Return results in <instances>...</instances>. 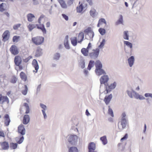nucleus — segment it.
Returning a JSON list of instances; mask_svg holds the SVG:
<instances>
[{"instance_id":"obj_61","label":"nucleus","mask_w":152,"mask_h":152,"mask_svg":"<svg viewBox=\"0 0 152 152\" xmlns=\"http://www.w3.org/2000/svg\"><path fill=\"white\" fill-rule=\"evenodd\" d=\"M45 111H44L43 110H42V113L43 115L44 116V119H45L47 118V116L46 115V114L45 112Z\"/></svg>"},{"instance_id":"obj_33","label":"nucleus","mask_w":152,"mask_h":152,"mask_svg":"<svg viewBox=\"0 0 152 152\" xmlns=\"http://www.w3.org/2000/svg\"><path fill=\"white\" fill-rule=\"evenodd\" d=\"M81 52L85 56H87L88 55V50L87 48H83L81 50Z\"/></svg>"},{"instance_id":"obj_29","label":"nucleus","mask_w":152,"mask_h":152,"mask_svg":"<svg viewBox=\"0 0 152 152\" xmlns=\"http://www.w3.org/2000/svg\"><path fill=\"white\" fill-rule=\"evenodd\" d=\"M61 55L59 53H56L53 55V59L55 61H58Z\"/></svg>"},{"instance_id":"obj_31","label":"nucleus","mask_w":152,"mask_h":152,"mask_svg":"<svg viewBox=\"0 0 152 152\" xmlns=\"http://www.w3.org/2000/svg\"><path fill=\"white\" fill-rule=\"evenodd\" d=\"M71 42L74 46L77 45V38L76 37H74L71 38Z\"/></svg>"},{"instance_id":"obj_55","label":"nucleus","mask_w":152,"mask_h":152,"mask_svg":"<svg viewBox=\"0 0 152 152\" xmlns=\"http://www.w3.org/2000/svg\"><path fill=\"white\" fill-rule=\"evenodd\" d=\"M99 23H100L101 24H102V23H104L105 24H106V20L104 18H102L100 19L99 20Z\"/></svg>"},{"instance_id":"obj_64","label":"nucleus","mask_w":152,"mask_h":152,"mask_svg":"<svg viewBox=\"0 0 152 152\" xmlns=\"http://www.w3.org/2000/svg\"><path fill=\"white\" fill-rule=\"evenodd\" d=\"M44 18V16L43 15H41L40 17L39 18V19H38V23H39L40 24L41 23V19L42 18Z\"/></svg>"},{"instance_id":"obj_56","label":"nucleus","mask_w":152,"mask_h":152,"mask_svg":"<svg viewBox=\"0 0 152 152\" xmlns=\"http://www.w3.org/2000/svg\"><path fill=\"white\" fill-rule=\"evenodd\" d=\"M19 36H14L12 39L13 41L14 42H17L18 41V39L20 38Z\"/></svg>"},{"instance_id":"obj_23","label":"nucleus","mask_w":152,"mask_h":152,"mask_svg":"<svg viewBox=\"0 0 152 152\" xmlns=\"http://www.w3.org/2000/svg\"><path fill=\"white\" fill-rule=\"evenodd\" d=\"M124 44L126 45L127 47L130 48V52L132 50L133 45L130 42L128 41H124Z\"/></svg>"},{"instance_id":"obj_48","label":"nucleus","mask_w":152,"mask_h":152,"mask_svg":"<svg viewBox=\"0 0 152 152\" xmlns=\"http://www.w3.org/2000/svg\"><path fill=\"white\" fill-rule=\"evenodd\" d=\"M108 113L111 116L113 117L114 116L113 113V110L110 107V106H108Z\"/></svg>"},{"instance_id":"obj_30","label":"nucleus","mask_w":152,"mask_h":152,"mask_svg":"<svg viewBox=\"0 0 152 152\" xmlns=\"http://www.w3.org/2000/svg\"><path fill=\"white\" fill-rule=\"evenodd\" d=\"M60 4L61 7L64 9H66L67 7V6L64 0H58Z\"/></svg>"},{"instance_id":"obj_16","label":"nucleus","mask_w":152,"mask_h":152,"mask_svg":"<svg viewBox=\"0 0 152 152\" xmlns=\"http://www.w3.org/2000/svg\"><path fill=\"white\" fill-rule=\"evenodd\" d=\"M94 36V33L93 31H92L90 33L86 34L85 35V38L87 39L92 41L93 40V38Z\"/></svg>"},{"instance_id":"obj_40","label":"nucleus","mask_w":152,"mask_h":152,"mask_svg":"<svg viewBox=\"0 0 152 152\" xmlns=\"http://www.w3.org/2000/svg\"><path fill=\"white\" fill-rule=\"evenodd\" d=\"M37 26V24H29L28 26V28L29 29L30 31H31L34 28L36 27V26Z\"/></svg>"},{"instance_id":"obj_37","label":"nucleus","mask_w":152,"mask_h":152,"mask_svg":"<svg viewBox=\"0 0 152 152\" xmlns=\"http://www.w3.org/2000/svg\"><path fill=\"white\" fill-rule=\"evenodd\" d=\"M100 139V140L102 141L103 144L105 145L107 144V141L106 138V137L105 136L101 137Z\"/></svg>"},{"instance_id":"obj_57","label":"nucleus","mask_w":152,"mask_h":152,"mask_svg":"<svg viewBox=\"0 0 152 152\" xmlns=\"http://www.w3.org/2000/svg\"><path fill=\"white\" fill-rule=\"evenodd\" d=\"M5 4L3 3L0 4V11L1 12H2L5 10L4 9V5Z\"/></svg>"},{"instance_id":"obj_52","label":"nucleus","mask_w":152,"mask_h":152,"mask_svg":"<svg viewBox=\"0 0 152 152\" xmlns=\"http://www.w3.org/2000/svg\"><path fill=\"white\" fill-rule=\"evenodd\" d=\"M92 31L91 28L88 27L84 30V32L85 34V35H86V34H88Z\"/></svg>"},{"instance_id":"obj_12","label":"nucleus","mask_w":152,"mask_h":152,"mask_svg":"<svg viewBox=\"0 0 152 152\" xmlns=\"http://www.w3.org/2000/svg\"><path fill=\"white\" fill-rule=\"evenodd\" d=\"M6 102L7 104L9 103L8 98L6 96H2L0 94V104H3L4 102Z\"/></svg>"},{"instance_id":"obj_17","label":"nucleus","mask_w":152,"mask_h":152,"mask_svg":"<svg viewBox=\"0 0 152 152\" xmlns=\"http://www.w3.org/2000/svg\"><path fill=\"white\" fill-rule=\"evenodd\" d=\"M113 96L112 94H110L108 96H105L104 101L107 105H108L110 103L111 100Z\"/></svg>"},{"instance_id":"obj_34","label":"nucleus","mask_w":152,"mask_h":152,"mask_svg":"<svg viewBox=\"0 0 152 152\" xmlns=\"http://www.w3.org/2000/svg\"><path fill=\"white\" fill-rule=\"evenodd\" d=\"M123 17L122 15H120L119 18L116 22V24L117 25H119L120 24H123Z\"/></svg>"},{"instance_id":"obj_4","label":"nucleus","mask_w":152,"mask_h":152,"mask_svg":"<svg viewBox=\"0 0 152 152\" xmlns=\"http://www.w3.org/2000/svg\"><path fill=\"white\" fill-rule=\"evenodd\" d=\"M126 92L128 96L131 98H132L133 97L135 98V96L137 93L135 91L132 87L128 88Z\"/></svg>"},{"instance_id":"obj_5","label":"nucleus","mask_w":152,"mask_h":152,"mask_svg":"<svg viewBox=\"0 0 152 152\" xmlns=\"http://www.w3.org/2000/svg\"><path fill=\"white\" fill-rule=\"evenodd\" d=\"M99 52V49L97 48L95 50H93V52L89 53V56L91 58L95 59L98 57Z\"/></svg>"},{"instance_id":"obj_50","label":"nucleus","mask_w":152,"mask_h":152,"mask_svg":"<svg viewBox=\"0 0 152 152\" xmlns=\"http://www.w3.org/2000/svg\"><path fill=\"white\" fill-rule=\"evenodd\" d=\"M32 1L34 5H37L39 4L41 0H32Z\"/></svg>"},{"instance_id":"obj_63","label":"nucleus","mask_w":152,"mask_h":152,"mask_svg":"<svg viewBox=\"0 0 152 152\" xmlns=\"http://www.w3.org/2000/svg\"><path fill=\"white\" fill-rule=\"evenodd\" d=\"M62 15L63 18L66 20H68V17L65 14H62Z\"/></svg>"},{"instance_id":"obj_38","label":"nucleus","mask_w":152,"mask_h":152,"mask_svg":"<svg viewBox=\"0 0 152 152\" xmlns=\"http://www.w3.org/2000/svg\"><path fill=\"white\" fill-rule=\"evenodd\" d=\"M69 152H78V150L76 147L73 146L69 148Z\"/></svg>"},{"instance_id":"obj_10","label":"nucleus","mask_w":152,"mask_h":152,"mask_svg":"<svg viewBox=\"0 0 152 152\" xmlns=\"http://www.w3.org/2000/svg\"><path fill=\"white\" fill-rule=\"evenodd\" d=\"M0 145L1 147V149L4 150H8L10 146L8 142L4 141L0 142Z\"/></svg>"},{"instance_id":"obj_6","label":"nucleus","mask_w":152,"mask_h":152,"mask_svg":"<svg viewBox=\"0 0 152 152\" xmlns=\"http://www.w3.org/2000/svg\"><path fill=\"white\" fill-rule=\"evenodd\" d=\"M78 140L77 136L74 134L70 135L68 137V142L72 144L75 145L77 142Z\"/></svg>"},{"instance_id":"obj_8","label":"nucleus","mask_w":152,"mask_h":152,"mask_svg":"<svg viewBox=\"0 0 152 152\" xmlns=\"http://www.w3.org/2000/svg\"><path fill=\"white\" fill-rule=\"evenodd\" d=\"M18 132L21 134V135L23 136L26 134V129L23 125L21 124L19 125L18 127Z\"/></svg>"},{"instance_id":"obj_1","label":"nucleus","mask_w":152,"mask_h":152,"mask_svg":"<svg viewBox=\"0 0 152 152\" xmlns=\"http://www.w3.org/2000/svg\"><path fill=\"white\" fill-rule=\"evenodd\" d=\"M117 83L116 82H114L110 84L105 85L104 86V90H103L102 89V86H100L99 92L100 93H104L105 94H107L113 90L114 89L116 86Z\"/></svg>"},{"instance_id":"obj_28","label":"nucleus","mask_w":152,"mask_h":152,"mask_svg":"<svg viewBox=\"0 0 152 152\" xmlns=\"http://www.w3.org/2000/svg\"><path fill=\"white\" fill-rule=\"evenodd\" d=\"M68 36H66L64 41V45L65 48L67 49L70 48L69 46L68 43Z\"/></svg>"},{"instance_id":"obj_43","label":"nucleus","mask_w":152,"mask_h":152,"mask_svg":"<svg viewBox=\"0 0 152 152\" xmlns=\"http://www.w3.org/2000/svg\"><path fill=\"white\" fill-rule=\"evenodd\" d=\"M80 65L82 68L83 69L85 68V62L83 59H82L80 60Z\"/></svg>"},{"instance_id":"obj_2","label":"nucleus","mask_w":152,"mask_h":152,"mask_svg":"<svg viewBox=\"0 0 152 152\" xmlns=\"http://www.w3.org/2000/svg\"><path fill=\"white\" fill-rule=\"evenodd\" d=\"M126 114L125 113H122L120 121L118 122V126L120 131L126 128L127 124V120L126 119Z\"/></svg>"},{"instance_id":"obj_14","label":"nucleus","mask_w":152,"mask_h":152,"mask_svg":"<svg viewBox=\"0 0 152 152\" xmlns=\"http://www.w3.org/2000/svg\"><path fill=\"white\" fill-rule=\"evenodd\" d=\"M95 72L96 75L98 76H100L102 75H104V74H106L105 71L102 69V68L100 69H96Z\"/></svg>"},{"instance_id":"obj_21","label":"nucleus","mask_w":152,"mask_h":152,"mask_svg":"<svg viewBox=\"0 0 152 152\" xmlns=\"http://www.w3.org/2000/svg\"><path fill=\"white\" fill-rule=\"evenodd\" d=\"M32 64L36 71L35 72L37 73L39 69V66L37 60L34 59L32 61Z\"/></svg>"},{"instance_id":"obj_26","label":"nucleus","mask_w":152,"mask_h":152,"mask_svg":"<svg viewBox=\"0 0 152 152\" xmlns=\"http://www.w3.org/2000/svg\"><path fill=\"white\" fill-rule=\"evenodd\" d=\"M42 54V49L40 47H38L36 51L35 56L38 57L41 56Z\"/></svg>"},{"instance_id":"obj_20","label":"nucleus","mask_w":152,"mask_h":152,"mask_svg":"<svg viewBox=\"0 0 152 152\" xmlns=\"http://www.w3.org/2000/svg\"><path fill=\"white\" fill-rule=\"evenodd\" d=\"M134 61V57L133 56H131L128 59V62L130 67H132L133 66Z\"/></svg>"},{"instance_id":"obj_39","label":"nucleus","mask_w":152,"mask_h":152,"mask_svg":"<svg viewBox=\"0 0 152 152\" xmlns=\"http://www.w3.org/2000/svg\"><path fill=\"white\" fill-rule=\"evenodd\" d=\"M18 146L17 143H14L11 142L10 144V147L12 149H16Z\"/></svg>"},{"instance_id":"obj_27","label":"nucleus","mask_w":152,"mask_h":152,"mask_svg":"<svg viewBox=\"0 0 152 152\" xmlns=\"http://www.w3.org/2000/svg\"><path fill=\"white\" fill-rule=\"evenodd\" d=\"M90 15L93 18L96 17L98 14L96 12V10L94 9H92L90 12Z\"/></svg>"},{"instance_id":"obj_47","label":"nucleus","mask_w":152,"mask_h":152,"mask_svg":"<svg viewBox=\"0 0 152 152\" xmlns=\"http://www.w3.org/2000/svg\"><path fill=\"white\" fill-rule=\"evenodd\" d=\"M135 98L136 99H139L140 100H143L145 99V97L139 95L137 93L136 95L135 96Z\"/></svg>"},{"instance_id":"obj_62","label":"nucleus","mask_w":152,"mask_h":152,"mask_svg":"<svg viewBox=\"0 0 152 152\" xmlns=\"http://www.w3.org/2000/svg\"><path fill=\"white\" fill-rule=\"evenodd\" d=\"M128 137V134H126L124 137L122 138L121 140V141H122L124 140H126L127 139Z\"/></svg>"},{"instance_id":"obj_9","label":"nucleus","mask_w":152,"mask_h":152,"mask_svg":"<svg viewBox=\"0 0 152 152\" xmlns=\"http://www.w3.org/2000/svg\"><path fill=\"white\" fill-rule=\"evenodd\" d=\"M10 51L13 55H15L19 53L17 47L15 45H12L10 48Z\"/></svg>"},{"instance_id":"obj_58","label":"nucleus","mask_w":152,"mask_h":152,"mask_svg":"<svg viewBox=\"0 0 152 152\" xmlns=\"http://www.w3.org/2000/svg\"><path fill=\"white\" fill-rule=\"evenodd\" d=\"M144 96H145V97H150L151 99H152V93H145L144 94Z\"/></svg>"},{"instance_id":"obj_25","label":"nucleus","mask_w":152,"mask_h":152,"mask_svg":"<svg viewBox=\"0 0 152 152\" xmlns=\"http://www.w3.org/2000/svg\"><path fill=\"white\" fill-rule=\"evenodd\" d=\"M129 32L128 31H125L123 32V37L125 40H129Z\"/></svg>"},{"instance_id":"obj_24","label":"nucleus","mask_w":152,"mask_h":152,"mask_svg":"<svg viewBox=\"0 0 152 152\" xmlns=\"http://www.w3.org/2000/svg\"><path fill=\"white\" fill-rule=\"evenodd\" d=\"M34 15L32 13H29L27 15L28 20L29 22H32L35 18Z\"/></svg>"},{"instance_id":"obj_54","label":"nucleus","mask_w":152,"mask_h":152,"mask_svg":"<svg viewBox=\"0 0 152 152\" xmlns=\"http://www.w3.org/2000/svg\"><path fill=\"white\" fill-rule=\"evenodd\" d=\"M21 24L18 23L14 25L13 26V28L14 30H17L20 27Z\"/></svg>"},{"instance_id":"obj_41","label":"nucleus","mask_w":152,"mask_h":152,"mask_svg":"<svg viewBox=\"0 0 152 152\" xmlns=\"http://www.w3.org/2000/svg\"><path fill=\"white\" fill-rule=\"evenodd\" d=\"M83 7L82 4H81L79 7H77V12L80 13L83 11Z\"/></svg>"},{"instance_id":"obj_19","label":"nucleus","mask_w":152,"mask_h":152,"mask_svg":"<svg viewBox=\"0 0 152 152\" xmlns=\"http://www.w3.org/2000/svg\"><path fill=\"white\" fill-rule=\"evenodd\" d=\"M30 121V117L28 115H25L23 117V122L24 124H27Z\"/></svg>"},{"instance_id":"obj_35","label":"nucleus","mask_w":152,"mask_h":152,"mask_svg":"<svg viewBox=\"0 0 152 152\" xmlns=\"http://www.w3.org/2000/svg\"><path fill=\"white\" fill-rule=\"evenodd\" d=\"M20 76L22 80L25 81L27 79V77L25 74L23 72H22L20 73Z\"/></svg>"},{"instance_id":"obj_7","label":"nucleus","mask_w":152,"mask_h":152,"mask_svg":"<svg viewBox=\"0 0 152 152\" xmlns=\"http://www.w3.org/2000/svg\"><path fill=\"white\" fill-rule=\"evenodd\" d=\"M109 80V78L108 75L106 74H104L100 78L99 80L101 84H104L105 86V85L107 84V83Z\"/></svg>"},{"instance_id":"obj_42","label":"nucleus","mask_w":152,"mask_h":152,"mask_svg":"<svg viewBox=\"0 0 152 152\" xmlns=\"http://www.w3.org/2000/svg\"><path fill=\"white\" fill-rule=\"evenodd\" d=\"M20 138L19 140H18L17 139H16L17 141V143L18 144H21L23 141L24 140V138L23 136L20 135Z\"/></svg>"},{"instance_id":"obj_13","label":"nucleus","mask_w":152,"mask_h":152,"mask_svg":"<svg viewBox=\"0 0 152 152\" xmlns=\"http://www.w3.org/2000/svg\"><path fill=\"white\" fill-rule=\"evenodd\" d=\"M10 33L8 30L4 32L2 35L3 40L5 42L8 40L10 37Z\"/></svg>"},{"instance_id":"obj_51","label":"nucleus","mask_w":152,"mask_h":152,"mask_svg":"<svg viewBox=\"0 0 152 152\" xmlns=\"http://www.w3.org/2000/svg\"><path fill=\"white\" fill-rule=\"evenodd\" d=\"M39 105L41 107L42 109V110L46 111L47 110V107L46 105L41 103Z\"/></svg>"},{"instance_id":"obj_46","label":"nucleus","mask_w":152,"mask_h":152,"mask_svg":"<svg viewBox=\"0 0 152 152\" xmlns=\"http://www.w3.org/2000/svg\"><path fill=\"white\" fill-rule=\"evenodd\" d=\"M105 42H106V41H105V39H103L102 41L100 43V45L99 46V48H102L105 45Z\"/></svg>"},{"instance_id":"obj_32","label":"nucleus","mask_w":152,"mask_h":152,"mask_svg":"<svg viewBox=\"0 0 152 152\" xmlns=\"http://www.w3.org/2000/svg\"><path fill=\"white\" fill-rule=\"evenodd\" d=\"M96 69H100L102 68V64L99 60H97L95 63Z\"/></svg>"},{"instance_id":"obj_11","label":"nucleus","mask_w":152,"mask_h":152,"mask_svg":"<svg viewBox=\"0 0 152 152\" xmlns=\"http://www.w3.org/2000/svg\"><path fill=\"white\" fill-rule=\"evenodd\" d=\"M88 152H96L94 151L96 149L95 144L93 142H91L88 145Z\"/></svg>"},{"instance_id":"obj_60","label":"nucleus","mask_w":152,"mask_h":152,"mask_svg":"<svg viewBox=\"0 0 152 152\" xmlns=\"http://www.w3.org/2000/svg\"><path fill=\"white\" fill-rule=\"evenodd\" d=\"M5 76L4 75H1L0 76V82H4V80Z\"/></svg>"},{"instance_id":"obj_44","label":"nucleus","mask_w":152,"mask_h":152,"mask_svg":"<svg viewBox=\"0 0 152 152\" xmlns=\"http://www.w3.org/2000/svg\"><path fill=\"white\" fill-rule=\"evenodd\" d=\"M23 106L25 107L26 108V113L28 114L29 113V108L28 104L26 103H24L23 104Z\"/></svg>"},{"instance_id":"obj_45","label":"nucleus","mask_w":152,"mask_h":152,"mask_svg":"<svg viewBox=\"0 0 152 152\" xmlns=\"http://www.w3.org/2000/svg\"><path fill=\"white\" fill-rule=\"evenodd\" d=\"M99 31L102 35H104L106 33L105 30L103 28H99Z\"/></svg>"},{"instance_id":"obj_36","label":"nucleus","mask_w":152,"mask_h":152,"mask_svg":"<svg viewBox=\"0 0 152 152\" xmlns=\"http://www.w3.org/2000/svg\"><path fill=\"white\" fill-rule=\"evenodd\" d=\"M94 61L90 60L89 62L87 69L90 70L91 68L93 67L94 66Z\"/></svg>"},{"instance_id":"obj_18","label":"nucleus","mask_w":152,"mask_h":152,"mask_svg":"<svg viewBox=\"0 0 152 152\" xmlns=\"http://www.w3.org/2000/svg\"><path fill=\"white\" fill-rule=\"evenodd\" d=\"M84 37V34L83 32H81L79 33L77 37L78 42V43H81L83 41Z\"/></svg>"},{"instance_id":"obj_49","label":"nucleus","mask_w":152,"mask_h":152,"mask_svg":"<svg viewBox=\"0 0 152 152\" xmlns=\"http://www.w3.org/2000/svg\"><path fill=\"white\" fill-rule=\"evenodd\" d=\"M17 80V78L15 76H13L10 80V82L12 83H15L16 82Z\"/></svg>"},{"instance_id":"obj_53","label":"nucleus","mask_w":152,"mask_h":152,"mask_svg":"<svg viewBox=\"0 0 152 152\" xmlns=\"http://www.w3.org/2000/svg\"><path fill=\"white\" fill-rule=\"evenodd\" d=\"M27 91H28L27 86L26 85H25L24 90L22 91V93L24 95H26L27 93Z\"/></svg>"},{"instance_id":"obj_15","label":"nucleus","mask_w":152,"mask_h":152,"mask_svg":"<svg viewBox=\"0 0 152 152\" xmlns=\"http://www.w3.org/2000/svg\"><path fill=\"white\" fill-rule=\"evenodd\" d=\"M14 62L16 66H19L21 64L22 62V59L21 57L19 56H15L14 59Z\"/></svg>"},{"instance_id":"obj_59","label":"nucleus","mask_w":152,"mask_h":152,"mask_svg":"<svg viewBox=\"0 0 152 152\" xmlns=\"http://www.w3.org/2000/svg\"><path fill=\"white\" fill-rule=\"evenodd\" d=\"M74 0H68L67 2V4L68 6H70L73 3Z\"/></svg>"},{"instance_id":"obj_3","label":"nucleus","mask_w":152,"mask_h":152,"mask_svg":"<svg viewBox=\"0 0 152 152\" xmlns=\"http://www.w3.org/2000/svg\"><path fill=\"white\" fill-rule=\"evenodd\" d=\"M43 37L38 36L32 38V41L33 43L36 45H39L42 44L44 41Z\"/></svg>"},{"instance_id":"obj_22","label":"nucleus","mask_w":152,"mask_h":152,"mask_svg":"<svg viewBox=\"0 0 152 152\" xmlns=\"http://www.w3.org/2000/svg\"><path fill=\"white\" fill-rule=\"evenodd\" d=\"M10 122L9 116L8 114H6L4 116V124L7 126H8Z\"/></svg>"}]
</instances>
